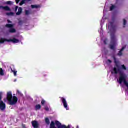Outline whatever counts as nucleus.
<instances>
[{"label":"nucleus","instance_id":"nucleus-1","mask_svg":"<svg viewBox=\"0 0 128 128\" xmlns=\"http://www.w3.org/2000/svg\"><path fill=\"white\" fill-rule=\"evenodd\" d=\"M6 100L9 102V104L10 106H14L16 104H18V97L12 96V94L11 92H8L7 93Z\"/></svg>","mask_w":128,"mask_h":128},{"label":"nucleus","instance_id":"nucleus-2","mask_svg":"<svg viewBox=\"0 0 128 128\" xmlns=\"http://www.w3.org/2000/svg\"><path fill=\"white\" fill-rule=\"evenodd\" d=\"M110 26L112 28V30H110V32H112L111 42L112 44H114V42H116V36H114V34L116 32V26H114V22H110Z\"/></svg>","mask_w":128,"mask_h":128},{"label":"nucleus","instance_id":"nucleus-3","mask_svg":"<svg viewBox=\"0 0 128 128\" xmlns=\"http://www.w3.org/2000/svg\"><path fill=\"white\" fill-rule=\"evenodd\" d=\"M128 76L125 74H124L122 72L119 73V80L118 82L120 84H122V82H124V84L128 88V82H126V78Z\"/></svg>","mask_w":128,"mask_h":128},{"label":"nucleus","instance_id":"nucleus-4","mask_svg":"<svg viewBox=\"0 0 128 128\" xmlns=\"http://www.w3.org/2000/svg\"><path fill=\"white\" fill-rule=\"evenodd\" d=\"M3 94L4 93L2 92H0V110L2 112H4V110L6 108V104L4 102V101L2 100Z\"/></svg>","mask_w":128,"mask_h":128},{"label":"nucleus","instance_id":"nucleus-5","mask_svg":"<svg viewBox=\"0 0 128 128\" xmlns=\"http://www.w3.org/2000/svg\"><path fill=\"white\" fill-rule=\"evenodd\" d=\"M6 27L10 28L8 30V32H10V34H15V32H16V30L15 28H14V24H6Z\"/></svg>","mask_w":128,"mask_h":128},{"label":"nucleus","instance_id":"nucleus-6","mask_svg":"<svg viewBox=\"0 0 128 128\" xmlns=\"http://www.w3.org/2000/svg\"><path fill=\"white\" fill-rule=\"evenodd\" d=\"M56 126L58 128H70V126H66V125H62V123L59 121L56 122Z\"/></svg>","mask_w":128,"mask_h":128},{"label":"nucleus","instance_id":"nucleus-7","mask_svg":"<svg viewBox=\"0 0 128 128\" xmlns=\"http://www.w3.org/2000/svg\"><path fill=\"white\" fill-rule=\"evenodd\" d=\"M61 100L62 102L64 108L66 110H68L70 108H68V102H66V98H61Z\"/></svg>","mask_w":128,"mask_h":128},{"label":"nucleus","instance_id":"nucleus-8","mask_svg":"<svg viewBox=\"0 0 128 128\" xmlns=\"http://www.w3.org/2000/svg\"><path fill=\"white\" fill-rule=\"evenodd\" d=\"M0 10H5L6 12H12L10 8L8 6H0Z\"/></svg>","mask_w":128,"mask_h":128},{"label":"nucleus","instance_id":"nucleus-9","mask_svg":"<svg viewBox=\"0 0 128 128\" xmlns=\"http://www.w3.org/2000/svg\"><path fill=\"white\" fill-rule=\"evenodd\" d=\"M32 126L34 128H40V124H38V122L36 120H34L32 122Z\"/></svg>","mask_w":128,"mask_h":128},{"label":"nucleus","instance_id":"nucleus-10","mask_svg":"<svg viewBox=\"0 0 128 128\" xmlns=\"http://www.w3.org/2000/svg\"><path fill=\"white\" fill-rule=\"evenodd\" d=\"M126 46H123L122 48L120 50L118 54V56H122V52H124V50H126Z\"/></svg>","mask_w":128,"mask_h":128},{"label":"nucleus","instance_id":"nucleus-11","mask_svg":"<svg viewBox=\"0 0 128 128\" xmlns=\"http://www.w3.org/2000/svg\"><path fill=\"white\" fill-rule=\"evenodd\" d=\"M22 14V8H19L18 10V12L16 13V16H20Z\"/></svg>","mask_w":128,"mask_h":128},{"label":"nucleus","instance_id":"nucleus-12","mask_svg":"<svg viewBox=\"0 0 128 128\" xmlns=\"http://www.w3.org/2000/svg\"><path fill=\"white\" fill-rule=\"evenodd\" d=\"M26 0H28V2H31L32 0H22V2L20 4V6H24V4H26Z\"/></svg>","mask_w":128,"mask_h":128},{"label":"nucleus","instance_id":"nucleus-13","mask_svg":"<svg viewBox=\"0 0 128 128\" xmlns=\"http://www.w3.org/2000/svg\"><path fill=\"white\" fill-rule=\"evenodd\" d=\"M12 42H13L14 44H18V42H20V40L14 38L12 39Z\"/></svg>","mask_w":128,"mask_h":128},{"label":"nucleus","instance_id":"nucleus-14","mask_svg":"<svg viewBox=\"0 0 128 128\" xmlns=\"http://www.w3.org/2000/svg\"><path fill=\"white\" fill-rule=\"evenodd\" d=\"M45 122L46 124H48V126H50V119H48V118H46Z\"/></svg>","mask_w":128,"mask_h":128},{"label":"nucleus","instance_id":"nucleus-15","mask_svg":"<svg viewBox=\"0 0 128 128\" xmlns=\"http://www.w3.org/2000/svg\"><path fill=\"white\" fill-rule=\"evenodd\" d=\"M113 70L115 74H118L120 70V69H117L116 68H114Z\"/></svg>","mask_w":128,"mask_h":128},{"label":"nucleus","instance_id":"nucleus-16","mask_svg":"<svg viewBox=\"0 0 128 128\" xmlns=\"http://www.w3.org/2000/svg\"><path fill=\"white\" fill-rule=\"evenodd\" d=\"M31 8H32L34 9V8H40V6H38V5H32L31 6Z\"/></svg>","mask_w":128,"mask_h":128},{"label":"nucleus","instance_id":"nucleus-17","mask_svg":"<svg viewBox=\"0 0 128 128\" xmlns=\"http://www.w3.org/2000/svg\"><path fill=\"white\" fill-rule=\"evenodd\" d=\"M6 15L8 16H14V12H7Z\"/></svg>","mask_w":128,"mask_h":128},{"label":"nucleus","instance_id":"nucleus-18","mask_svg":"<svg viewBox=\"0 0 128 128\" xmlns=\"http://www.w3.org/2000/svg\"><path fill=\"white\" fill-rule=\"evenodd\" d=\"M42 108V106L40 104H38L36 106V110H40Z\"/></svg>","mask_w":128,"mask_h":128},{"label":"nucleus","instance_id":"nucleus-19","mask_svg":"<svg viewBox=\"0 0 128 128\" xmlns=\"http://www.w3.org/2000/svg\"><path fill=\"white\" fill-rule=\"evenodd\" d=\"M0 76H4V70L2 68H0Z\"/></svg>","mask_w":128,"mask_h":128},{"label":"nucleus","instance_id":"nucleus-20","mask_svg":"<svg viewBox=\"0 0 128 128\" xmlns=\"http://www.w3.org/2000/svg\"><path fill=\"white\" fill-rule=\"evenodd\" d=\"M5 42L6 41V39H4V38H1L0 40V44H4Z\"/></svg>","mask_w":128,"mask_h":128},{"label":"nucleus","instance_id":"nucleus-21","mask_svg":"<svg viewBox=\"0 0 128 128\" xmlns=\"http://www.w3.org/2000/svg\"><path fill=\"white\" fill-rule=\"evenodd\" d=\"M32 13L28 10H26L25 11V14L26 16H30V14H31Z\"/></svg>","mask_w":128,"mask_h":128},{"label":"nucleus","instance_id":"nucleus-22","mask_svg":"<svg viewBox=\"0 0 128 128\" xmlns=\"http://www.w3.org/2000/svg\"><path fill=\"white\" fill-rule=\"evenodd\" d=\"M11 70H12V72H14V76H16V74L18 73V71H16V70H12V68H11Z\"/></svg>","mask_w":128,"mask_h":128},{"label":"nucleus","instance_id":"nucleus-23","mask_svg":"<svg viewBox=\"0 0 128 128\" xmlns=\"http://www.w3.org/2000/svg\"><path fill=\"white\" fill-rule=\"evenodd\" d=\"M114 8H116V6L112 5L110 7V10L112 12V11L114 10Z\"/></svg>","mask_w":128,"mask_h":128},{"label":"nucleus","instance_id":"nucleus-24","mask_svg":"<svg viewBox=\"0 0 128 128\" xmlns=\"http://www.w3.org/2000/svg\"><path fill=\"white\" fill-rule=\"evenodd\" d=\"M110 48L111 50H114V45H110Z\"/></svg>","mask_w":128,"mask_h":128},{"label":"nucleus","instance_id":"nucleus-25","mask_svg":"<svg viewBox=\"0 0 128 128\" xmlns=\"http://www.w3.org/2000/svg\"><path fill=\"white\" fill-rule=\"evenodd\" d=\"M122 69L124 70H126V67L124 65L122 66Z\"/></svg>","mask_w":128,"mask_h":128},{"label":"nucleus","instance_id":"nucleus-26","mask_svg":"<svg viewBox=\"0 0 128 128\" xmlns=\"http://www.w3.org/2000/svg\"><path fill=\"white\" fill-rule=\"evenodd\" d=\"M45 104H46V100H42V106H44Z\"/></svg>","mask_w":128,"mask_h":128},{"label":"nucleus","instance_id":"nucleus-27","mask_svg":"<svg viewBox=\"0 0 128 128\" xmlns=\"http://www.w3.org/2000/svg\"><path fill=\"white\" fill-rule=\"evenodd\" d=\"M6 4H8V5H9V6H10V5L12 4V2L9 1V2H6Z\"/></svg>","mask_w":128,"mask_h":128},{"label":"nucleus","instance_id":"nucleus-28","mask_svg":"<svg viewBox=\"0 0 128 128\" xmlns=\"http://www.w3.org/2000/svg\"><path fill=\"white\" fill-rule=\"evenodd\" d=\"M18 10V6H16L15 8V10H14L15 12H17Z\"/></svg>","mask_w":128,"mask_h":128},{"label":"nucleus","instance_id":"nucleus-29","mask_svg":"<svg viewBox=\"0 0 128 128\" xmlns=\"http://www.w3.org/2000/svg\"><path fill=\"white\" fill-rule=\"evenodd\" d=\"M6 42H12V39L6 40Z\"/></svg>","mask_w":128,"mask_h":128},{"label":"nucleus","instance_id":"nucleus-30","mask_svg":"<svg viewBox=\"0 0 128 128\" xmlns=\"http://www.w3.org/2000/svg\"><path fill=\"white\" fill-rule=\"evenodd\" d=\"M104 44H106H106H108V39H106L104 40Z\"/></svg>","mask_w":128,"mask_h":128},{"label":"nucleus","instance_id":"nucleus-31","mask_svg":"<svg viewBox=\"0 0 128 128\" xmlns=\"http://www.w3.org/2000/svg\"><path fill=\"white\" fill-rule=\"evenodd\" d=\"M124 25L126 26V19H124Z\"/></svg>","mask_w":128,"mask_h":128},{"label":"nucleus","instance_id":"nucleus-32","mask_svg":"<svg viewBox=\"0 0 128 128\" xmlns=\"http://www.w3.org/2000/svg\"><path fill=\"white\" fill-rule=\"evenodd\" d=\"M23 22L22 20H20L19 22H18V24L20 26H22Z\"/></svg>","mask_w":128,"mask_h":128},{"label":"nucleus","instance_id":"nucleus-33","mask_svg":"<svg viewBox=\"0 0 128 128\" xmlns=\"http://www.w3.org/2000/svg\"><path fill=\"white\" fill-rule=\"evenodd\" d=\"M45 110L46 112H49L50 111V108H45Z\"/></svg>","mask_w":128,"mask_h":128},{"label":"nucleus","instance_id":"nucleus-34","mask_svg":"<svg viewBox=\"0 0 128 128\" xmlns=\"http://www.w3.org/2000/svg\"><path fill=\"white\" fill-rule=\"evenodd\" d=\"M17 94H21V96H22V93H20V92L18 90H17Z\"/></svg>","mask_w":128,"mask_h":128},{"label":"nucleus","instance_id":"nucleus-35","mask_svg":"<svg viewBox=\"0 0 128 128\" xmlns=\"http://www.w3.org/2000/svg\"><path fill=\"white\" fill-rule=\"evenodd\" d=\"M16 4H18L20 2V0H16Z\"/></svg>","mask_w":128,"mask_h":128},{"label":"nucleus","instance_id":"nucleus-36","mask_svg":"<svg viewBox=\"0 0 128 128\" xmlns=\"http://www.w3.org/2000/svg\"><path fill=\"white\" fill-rule=\"evenodd\" d=\"M108 62L110 63V64H112V61L110 60H108Z\"/></svg>","mask_w":128,"mask_h":128},{"label":"nucleus","instance_id":"nucleus-37","mask_svg":"<svg viewBox=\"0 0 128 128\" xmlns=\"http://www.w3.org/2000/svg\"><path fill=\"white\" fill-rule=\"evenodd\" d=\"M22 128H26L25 124H22Z\"/></svg>","mask_w":128,"mask_h":128},{"label":"nucleus","instance_id":"nucleus-38","mask_svg":"<svg viewBox=\"0 0 128 128\" xmlns=\"http://www.w3.org/2000/svg\"><path fill=\"white\" fill-rule=\"evenodd\" d=\"M8 22H10V20H8Z\"/></svg>","mask_w":128,"mask_h":128},{"label":"nucleus","instance_id":"nucleus-39","mask_svg":"<svg viewBox=\"0 0 128 128\" xmlns=\"http://www.w3.org/2000/svg\"><path fill=\"white\" fill-rule=\"evenodd\" d=\"M117 68H118V66L116 65Z\"/></svg>","mask_w":128,"mask_h":128},{"label":"nucleus","instance_id":"nucleus-40","mask_svg":"<svg viewBox=\"0 0 128 128\" xmlns=\"http://www.w3.org/2000/svg\"><path fill=\"white\" fill-rule=\"evenodd\" d=\"M124 28H126V26H124Z\"/></svg>","mask_w":128,"mask_h":128},{"label":"nucleus","instance_id":"nucleus-41","mask_svg":"<svg viewBox=\"0 0 128 128\" xmlns=\"http://www.w3.org/2000/svg\"><path fill=\"white\" fill-rule=\"evenodd\" d=\"M14 82H16V80H15Z\"/></svg>","mask_w":128,"mask_h":128},{"label":"nucleus","instance_id":"nucleus-42","mask_svg":"<svg viewBox=\"0 0 128 128\" xmlns=\"http://www.w3.org/2000/svg\"><path fill=\"white\" fill-rule=\"evenodd\" d=\"M77 128H78V126H77Z\"/></svg>","mask_w":128,"mask_h":128},{"label":"nucleus","instance_id":"nucleus-43","mask_svg":"<svg viewBox=\"0 0 128 128\" xmlns=\"http://www.w3.org/2000/svg\"><path fill=\"white\" fill-rule=\"evenodd\" d=\"M114 60H116V58H114Z\"/></svg>","mask_w":128,"mask_h":128}]
</instances>
